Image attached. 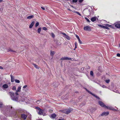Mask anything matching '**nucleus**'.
<instances>
[{
  "mask_svg": "<svg viewBox=\"0 0 120 120\" xmlns=\"http://www.w3.org/2000/svg\"><path fill=\"white\" fill-rule=\"evenodd\" d=\"M71 58L67 57H64L61 58L60 59L61 60H71Z\"/></svg>",
  "mask_w": 120,
  "mask_h": 120,
  "instance_id": "obj_3",
  "label": "nucleus"
},
{
  "mask_svg": "<svg viewBox=\"0 0 120 120\" xmlns=\"http://www.w3.org/2000/svg\"><path fill=\"white\" fill-rule=\"evenodd\" d=\"M12 107L10 106H5L3 107V109H6L7 110L10 109H12Z\"/></svg>",
  "mask_w": 120,
  "mask_h": 120,
  "instance_id": "obj_8",
  "label": "nucleus"
},
{
  "mask_svg": "<svg viewBox=\"0 0 120 120\" xmlns=\"http://www.w3.org/2000/svg\"><path fill=\"white\" fill-rule=\"evenodd\" d=\"M61 33L63 35V36L65 37L68 40H70V38L65 33Z\"/></svg>",
  "mask_w": 120,
  "mask_h": 120,
  "instance_id": "obj_6",
  "label": "nucleus"
},
{
  "mask_svg": "<svg viewBox=\"0 0 120 120\" xmlns=\"http://www.w3.org/2000/svg\"><path fill=\"white\" fill-rule=\"evenodd\" d=\"M12 89L14 90H16V87L15 86H13L12 88Z\"/></svg>",
  "mask_w": 120,
  "mask_h": 120,
  "instance_id": "obj_27",
  "label": "nucleus"
},
{
  "mask_svg": "<svg viewBox=\"0 0 120 120\" xmlns=\"http://www.w3.org/2000/svg\"><path fill=\"white\" fill-rule=\"evenodd\" d=\"M25 98H21V99L20 100L21 101H24L25 100Z\"/></svg>",
  "mask_w": 120,
  "mask_h": 120,
  "instance_id": "obj_32",
  "label": "nucleus"
},
{
  "mask_svg": "<svg viewBox=\"0 0 120 120\" xmlns=\"http://www.w3.org/2000/svg\"><path fill=\"white\" fill-rule=\"evenodd\" d=\"M15 81L17 83H19L20 82V81L18 80L15 79Z\"/></svg>",
  "mask_w": 120,
  "mask_h": 120,
  "instance_id": "obj_26",
  "label": "nucleus"
},
{
  "mask_svg": "<svg viewBox=\"0 0 120 120\" xmlns=\"http://www.w3.org/2000/svg\"><path fill=\"white\" fill-rule=\"evenodd\" d=\"M38 113L40 115H42L43 116H44L45 115V113L44 112H43V111L41 109L39 111Z\"/></svg>",
  "mask_w": 120,
  "mask_h": 120,
  "instance_id": "obj_10",
  "label": "nucleus"
},
{
  "mask_svg": "<svg viewBox=\"0 0 120 120\" xmlns=\"http://www.w3.org/2000/svg\"><path fill=\"white\" fill-rule=\"evenodd\" d=\"M21 117L23 118L24 120H25L27 117V116L26 115L24 114H22L21 115Z\"/></svg>",
  "mask_w": 120,
  "mask_h": 120,
  "instance_id": "obj_13",
  "label": "nucleus"
},
{
  "mask_svg": "<svg viewBox=\"0 0 120 120\" xmlns=\"http://www.w3.org/2000/svg\"><path fill=\"white\" fill-rule=\"evenodd\" d=\"M71 110L70 109H66L63 110L62 112L68 114L71 112Z\"/></svg>",
  "mask_w": 120,
  "mask_h": 120,
  "instance_id": "obj_4",
  "label": "nucleus"
},
{
  "mask_svg": "<svg viewBox=\"0 0 120 120\" xmlns=\"http://www.w3.org/2000/svg\"><path fill=\"white\" fill-rule=\"evenodd\" d=\"M9 94L10 96L11 99L14 101H17L18 100V98L17 97H15L14 96V93L12 92H10L9 93Z\"/></svg>",
  "mask_w": 120,
  "mask_h": 120,
  "instance_id": "obj_1",
  "label": "nucleus"
},
{
  "mask_svg": "<svg viewBox=\"0 0 120 120\" xmlns=\"http://www.w3.org/2000/svg\"><path fill=\"white\" fill-rule=\"evenodd\" d=\"M115 26L116 27L119 28H120V22H119L115 24Z\"/></svg>",
  "mask_w": 120,
  "mask_h": 120,
  "instance_id": "obj_9",
  "label": "nucleus"
},
{
  "mask_svg": "<svg viewBox=\"0 0 120 120\" xmlns=\"http://www.w3.org/2000/svg\"><path fill=\"white\" fill-rule=\"evenodd\" d=\"M41 27H40L38 28V32L39 33H40V32L41 31Z\"/></svg>",
  "mask_w": 120,
  "mask_h": 120,
  "instance_id": "obj_23",
  "label": "nucleus"
},
{
  "mask_svg": "<svg viewBox=\"0 0 120 120\" xmlns=\"http://www.w3.org/2000/svg\"><path fill=\"white\" fill-rule=\"evenodd\" d=\"M1 68L2 69H3V68Z\"/></svg>",
  "mask_w": 120,
  "mask_h": 120,
  "instance_id": "obj_54",
  "label": "nucleus"
},
{
  "mask_svg": "<svg viewBox=\"0 0 120 120\" xmlns=\"http://www.w3.org/2000/svg\"><path fill=\"white\" fill-rule=\"evenodd\" d=\"M98 26H99V27H101V28H103V25H100V24H99L98 25Z\"/></svg>",
  "mask_w": 120,
  "mask_h": 120,
  "instance_id": "obj_36",
  "label": "nucleus"
},
{
  "mask_svg": "<svg viewBox=\"0 0 120 120\" xmlns=\"http://www.w3.org/2000/svg\"><path fill=\"white\" fill-rule=\"evenodd\" d=\"M105 82L107 83H109L110 82V80L109 79H107L105 81Z\"/></svg>",
  "mask_w": 120,
  "mask_h": 120,
  "instance_id": "obj_29",
  "label": "nucleus"
},
{
  "mask_svg": "<svg viewBox=\"0 0 120 120\" xmlns=\"http://www.w3.org/2000/svg\"><path fill=\"white\" fill-rule=\"evenodd\" d=\"M55 53V52L54 51H51L50 52V55L51 56H53Z\"/></svg>",
  "mask_w": 120,
  "mask_h": 120,
  "instance_id": "obj_20",
  "label": "nucleus"
},
{
  "mask_svg": "<svg viewBox=\"0 0 120 120\" xmlns=\"http://www.w3.org/2000/svg\"><path fill=\"white\" fill-rule=\"evenodd\" d=\"M18 92H17V91H16L15 93V94L16 95H19V94L18 93Z\"/></svg>",
  "mask_w": 120,
  "mask_h": 120,
  "instance_id": "obj_45",
  "label": "nucleus"
},
{
  "mask_svg": "<svg viewBox=\"0 0 120 120\" xmlns=\"http://www.w3.org/2000/svg\"><path fill=\"white\" fill-rule=\"evenodd\" d=\"M39 25V23L38 22H37L35 24V27H37Z\"/></svg>",
  "mask_w": 120,
  "mask_h": 120,
  "instance_id": "obj_28",
  "label": "nucleus"
},
{
  "mask_svg": "<svg viewBox=\"0 0 120 120\" xmlns=\"http://www.w3.org/2000/svg\"><path fill=\"white\" fill-rule=\"evenodd\" d=\"M35 23V22L34 21H33L31 23L29 27L30 28H31L34 25Z\"/></svg>",
  "mask_w": 120,
  "mask_h": 120,
  "instance_id": "obj_15",
  "label": "nucleus"
},
{
  "mask_svg": "<svg viewBox=\"0 0 120 120\" xmlns=\"http://www.w3.org/2000/svg\"><path fill=\"white\" fill-rule=\"evenodd\" d=\"M85 19L86 20V21L88 22H90V20H89V19H88L87 18H86V17H85Z\"/></svg>",
  "mask_w": 120,
  "mask_h": 120,
  "instance_id": "obj_34",
  "label": "nucleus"
},
{
  "mask_svg": "<svg viewBox=\"0 0 120 120\" xmlns=\"http://www.w3.org/2000/svg\"><path fill=\"white\" fill-rule=\"evenodd\" d=\"M86 90L90 94H92V95H93V96L96 97V98H98V99H99V98L97 96L95 95L94 94H93L91 92L89 91V90H87V89H86Z\"/></svg>",
  "mask_w": 120,
  "mask_h": 120,
  "instance_id": "obj_12",
  "label": "nucleus"
},
{
  "mask_svg": "<svg viewBox=\"0 0 120 120\" xmlns=\"http://www.w3.org/2000/svg\"><path fill=\"white\" fill-rule=\"evenodd\" d=\"M56 116V114H52L51 115V117L53 118H55Z\"/></svg>",
  "mask_w": 120,
  "mask_h": 120,
  "instance_id": "obj_18",
  "label": "nucleus"
},
{
  "mask_svg": "<svg viewBox=\"0 0 120 120\" xmlns=\"http://www.w3.org/2000/svg\"><path fill=\"white\" fill-rule=\"evenodd\" d=\"M84 30H85L90 31L91 30L90 27L88 26H85L84 28Z\"/></svg>",
  "mask_w": 120,
  "mask_h": 120,
  "instance_id": "obj_5",
  "label": "nucleus"
},
{
  "mask_svg": "<svg viewBox=\"0 0 120 120\" xmlns=\"http://www.w3.org/2000/svg\"><path fill=\"white\" fill-rule=\"evenodd\" d=\"M33 65H34V66L35 67V68H37V65H36V64H33Z\"/></svg>",
  "mask_w": 120,
  "mask_h": 120,
  "instance_id": "obj_42",
  "label": "nucleus"
},
{
  "mask_svg": "<svg viewBox=\"0 0 120 120\" xmlns=\"http://www.w3.org/2000/svg\"><path fill=\"white\" fill-rule=\"evenodd\" d=\"M41 8L43 10H45V8H44L43 7H41Z\"/></svg>",
  "mask_w": 120,
  "mask_h": 120,
  "instance_id": "obj_48",
  "label": "nucleus"
},
{
  "mask_svg": "<svg viewBox=\"0 0 120 120\" xmlns=\"http://www.w3.org/2000/svg\"><path fill=\"white\" fill-rule=\"evenodd\" d=\"M75 13H76L77 14L79 15L80 16H81V15L80 13H79L78 12L75 11Z\"/></svg>",
  "mask_w": 120,
  "mask_h": 120,
  "instance_id": "obj_33",
  "label": "nucleus"
},
{
  "mask_svg": "<svg viewBox=\"0 0 120 120\" xmlns=\"http://www.w3.org/2000/svg\"><path fill=\"white\" fill-rule=\"evenodd\" d=\"M10 76L11 78V81L12 82H13L14 81V77L11 75H10Z\"/></svg>",
  "mask_w": 120,
  "mask_h": 120,
  "instance_id": "obj_14",
  "label": "nucleus"
},
{
  "mask_svg": "<svg viewBox=\"0 0 120 120\" xmlns=\"http://www.w3.org/2000/svg\"><path fill=\"white\" fill-rule=\"evenodd\" d=\"M83 1V0H79V1L80 3H82Z\"/></svg>",
  "mask_w": 120,
  "mask_h": 120,
  "instance_id": "obj_41",
  "label": "nucleus"
},
{
  "mask_svg": "<svg viewBox=\"0 0 120 120\" xmlns=\"http://www.w3.org/2000/svg\"><path fill=\"white\" fill-rule=\"evenodd\" d=\"M21 87L20 86H19L18 87V89L16 91L17 92H20L21 91Z\"/></svg>",
  "mask_w": 120,
  "mask_h": 120,
  "instance_id": "obj_21",
  "label": "nucleus"
},
{
  "mask_svg": "<svg viewBox=\"0 0 120 120\" xmlns=\"http://www.w3.org/2000/svg\"><path fill=\"white\" fill-rule=\"evenodd\" d=\"M3 103L1 102H0V108H3L2 107L3 106Z\"/></svg>",
  "mask_w": 120,
  "mask_h": 120,
  "instance_id": "obj_24",
  "label": "nucleus"
},
{
  "mask_svg": "<svg viewBox=\"0 0 120 120\" xmlns=\"http://www.w3.org/2000/svg\"><path fill=\"white\" fill-rule=\"evenodd\" d=\"M76 37L77 38L78 40L80 39L79 36L77 35H76Z\"/></svg>",
  "mask_w": 120,
  "mask_h": 120,
  "instance_id": "obj_40",
  "label": "nucleus"
},
{
  "mask_svg": "<svg viewBox=\"0 0 120 120\" xmlns=\"http://www.w3.org/2000/svg\"><path fill=\"white\" fill-rule=\"evenodd\" d=\"M61 120V119H60L59 120Z\"/></svg>",
  "mask_w": 120,
  "mask_h": 120,
  "instance_id": "obj_55",
  "label": "nucleus"
},
{
  "mask_svg": "<svg viewBox=\"0 0 120 120\" xmlns=\"http://www.w3.org/2000/svg\"><path fill=\"white\" fill-rule=\"evenodd\" d=\"M8 51H11V52H14V51L12 50H11V49H9L8 50Z\"/></svg>",
  "mask_w": 120,
  "mask_h": 120,
  "instance_id": "obj_44",
  "label": "nucleus"
},
{
  "mask_svg": "<svg viewBox=\"0 0 120 120\" xmlns=\"http://www.w3.org/2000/svg\"><path fill=\"white\" fill-rule=\"evenodd\" d=\"M50 34L51 35L52 37V38H55V35L53 33H51V34Z\"/></svg>",
  "mask_w": 120,
  "mask_h": 120,
  "instance_id": "obj_22",
  "label": "nucleus"
},
{
  "mask_svg": "<svg viewBox=\"0 0 120 120\" xmlns=\"http://www.w3.org/2000/svg\"><path fill=\"white\" fill-rule=\"evenodd\" d=\"M105 25L106 26L108 27H110L111 26V25H110L108 24H106Z\"/></svg>",
  "mask_w": 120,
  "mask_h": 120,
  "instance_id": "obj_35",
  "label": "nucleus"
},
{
  "mask_svg": "<svg viewBox=\"0 0 120 120\" xmlns=\"http://www.w3.org/2000/svg\"><path fill=\"white\" fill-rule=\"evenodd\" d=\"M34 17V16L33 15H30L27 17V19H31L33 18Z\"/></svg>",
  "mask_w": 120,
  "mask_h": 120,
  "instance_id": "obj_19",
  "label": "nucleus"
},
{
  "mask_svg": "<svg viewBox=\"0 0 120 120\" xmlns=\"http://www.w3.org/2000/svg\"><path fill=\"white\" fill-rule=\"evenodd\" d=\"M78 0H73V2L74 3H76L77 1Z\"/></svg>",
  "mask_w": 120,
  "mask_h": 120,
  "instance_id": "obj_38",
  "label": "nucleus"
},
{
  "mask_svg": "<svg viewBox=\"0 0 120 120\" xmlns=\"http://www.w3.org/2000/svg\"><path fill=\"white\" fill-rule=\"evenodd\" d=\"M105 108L108 109L110 110H112L113 111H116V109H114L112 107L110 106H106L105 107Z\"/></svg>",
  "mask_w": 120,
  "mask_h": 120,
  "instance_id": "obj_2",
  "label": "nucleus"
},
{
  "mask_svg": "<svg viewBox=\"0 0 120 120\" xmlns=\"http://www.w3.org/2000/svg\"><path fill=\"white\" fill-rule=\"evenodd\" d=\"M75 46H77V43L76 42H75Z\"/></svg>",
  "mask_w": 120,
  "mask_h": 120,
  "instance_id": "obj_49",
  "label": "nucleus"
},
{
  "mask_svg": "<svg viewBox=\"0 0 120 120\" xmlns=\"http://www.w3.org/2000/svg\"><path fill=\"white\" fill-rule=\"evenodd\" d=\"M102 87L103 88H106V86L105 85H104L102 86Z\"/></svg>",
  "mask_w": 120,
  "mask_h": 120,
  "instance_id": "obj_47",
  "label": "nucleus"
},
{
  "mask_svg": "<svg viewBox=\"0 0 120 120\" xmlns=\"http://www.w3.org/2000/svg\"><path fill=\"white\" fill-rule=\"evenodd\" d=\"M38 120H42V119H39Z\"/></svg>",
  "mask_w": 120,
  "mask_h": 120,
  "instance_id": "obj_52",
  "label": "nucleus"
},
{
  "mask_svg": "<svg viewBox=\"0 0 120 120\" xmlns=\"http://www.w3.org/2000/svg\"><path fill=\"white\" fill-rule=\"evenodd\" d=\"M103 28H105V29H109V28L108 27H107V26H103Z\"/></svg>",
  "mask_w": 120,
  "mask_h": 120,
  "instance_id": "obj_25",
  "label": "nucleus"
},
{
  "mask_svg": "<svg viewBox=\"0 0 120 120\" xmlns=\"http://www.w3.org/2000/svg\"><path fill=\"white\" fill-rule=\"evenodd\" d=\"M43 30H47V29L46 27H43Z\"/></svg>",
  "mask_w": 120,
  "mask_h": 120,
  "instance_id": "obj_37",
  "label": "nucleus"
},
{
  "mask_svg": "<svg viewBox=\"0 0 120 120\" xmlns=\"http://www.w3.org/2000/svg\"><path fill=\"white\" fill-rule=\"evenodd\" d=\"M77 48V46H75V49H74V50H75V49L76 48Z\"/></svg>",
  "mask_w": 120,
  "mask_h": 120,
  "instance_id": "obj_50",
  "label": "nucleus"
},
{
  "mask_svg": "<svg viewBox=\"0 0 120 120\" xmlns=\"http://www.w3.org/2000/svg\"><path fill=\"white\" fill-rule=\"evenodd\" d=\"M27 85H25L23 86V89H25V88H26V87H27Z\"/></svg>",
  "mask_w": 120,
  "mask_h": 120,
  "instance_id": "obj_46",
  "label": "nucleus"
},
{
  "mask_svg": "<svg viewBox=\"0 0 120 120\" xmlns=\"http://www.w3.org/2000/svg\"><path fill=\"white\" fill-rule=\"evenodd\" d=\"M90 75L92 76H93V73L92 71H91L90 72Z\"/></svg>",
  "mask_w": 120,
  "mask_h": 120,
  "instance_id": "obj_31",
  "label": "nucleus"
},
{
  "mask_svg": "<svg viewBox=\"0 0 120 120\" xmlns=\"http://www.w3.org/2000/svg\"><path fill=\"white\" fill-rule=\"evenodd\" d=\"M35 108L36 109H37L39 111L41 109L39 107H36Z\"/></svg>",
  "mask_w": 120,
  "mask_h": 120,
  "instance_id": "obj_39",
  "label": "nucleus"
},
{
  "mask_svg": "<svg viewBox=\"0 0 120 120\" xmlns=\"http://www.w3.org/2000/svg\"><path fill=\"white\" fill-rule=\"evenodd\" d=\"M98 103L101 106L105 108L106 105L104 104V103L101 101H99L98 102Z\"/></svg>",
  "mask_w": 120,
  "mask_h": 120,
  "instance_id": "obj_7",
  "label": "nucleus"
},
{
  "mask_svg": "<svg viewBox=\"0 0 120 120\" xmlns=\"http://www.w3.org/2000/svg\"><path fill=\"white\" fill-rule=\"evenodd\" d=\"M109 113V112H103L102 114L101 115V116H103L105 115L106 116L108 115Z\"/></svg>",
  "mask_w": 120,
  "mask_h": 120,
  "instance_id": "obj_11",
  "label": "nucleus"
},
{
  "mask_svg": "<svg viewBox=\"0 0 120 120\" xmlns=\"http://www.w3.org/2000/svg\"><path fill=\"white\" fill-rule=\"evenodd\" d=\"M2 87L5 89L7 88L8 87V85L6 84H5L2 86Z\"/></svg>",
  "mask_w": 120,
  "mask_h": 120,
  "instance_id": "obj_17",
  "label": "nucleus"
},
{
  "mask_svg": "<svg viewBox=\"0 0 120 120\" xmlns=\"http://www.w3.org/2000/svg\"><path fill=\"white\" fill-rule=\"evenodd\" d=\"M78 40V41H79V43L80 44H82V41H81L80 40V39H79Z\"/></svg>",
  "mask_w": 120,
  "mask_h": 120,
  "instance_id": "obj_30",
  "label": "nucleus"
},
{
  "mask_svg": "<svg viewBox=\"0 0 120 120\" xmlns=\"http://www.w3.org/2000/svg\"><path fill=\"white\" fill-rule=\"evenodd\" d=\"M117 56L118 57H120V53H117Z\"/></svg>",
  "mask_w": 120,
  "mask_h": 120,
  "instance_id": "obj_43",
  "label": "nucleus"
},
{
  "mask_svg": "<svg viewBox=\"0 0 120 120\" xmlns=\"http://www.w3.org/2000/svg\"><path fill=\"white\" fill-rule=\"evenodd\" d=\"M0 68H2V67H1V66H0Z\"/></svg>",
  "mask_w": 120,
  "mask_h": 120,
  "instance_id": "obj_53",
  "label": "nucleus"
},
{
  "mask_svg": "<svg viewBox=\"0 0 120 120\" xmlns=\"http://www.w3.org/2000/svg\"><path fill=\"white\" fill-rule=\"evenodd\" d=\"M3 1V0H0V3L2 2Z\"/></svg>",
  "mask_w": 120,
  "mask_h": 120,
  "instance_id": "obj_51",
  "label": "nucleus"
},
{
  "mask_svg": "<svg viewBox=\"0 0 120 120\" xmlns=\"http://www.w3.org/2000/svg\"><path fill=\"white\" fill-rule=\"evenodd\" d=\"M96 17H92L91 18V20L92 22H94V21L96 20Z\"/></svg>",
  "mask_w": 120,
  "mask_h": 120,
  "instance_id": "obj_16",
  "label": "nucleus"
}]
</instances>
